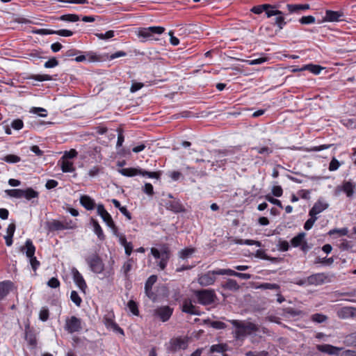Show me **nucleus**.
Listing matches in <instances>:
<instances>
[{
    "label": "nucleus",
    "mask_w": 356,
    "mask_h": 356,
    "mask_svg": "<svg viewBox=\"0 0 356 356\" xmlns=\"http://www.w3.org/2000/svg\"><path fill=\"white\" fill-rule=\"evenodd\" d=\"M151 254L156 260V263L159 269L160 270H165L171 256L170 248L166 245H162L160 249L152 248Z\"/></svg>",
    "instance_id": "nucleus-1"
},
{
    "label": "nucleus",
    "mask_w": 356,
    "mask_h": 356,
    "mask_svg": "<svg viewBox=\"0 0 356 356\" xmlns=\"http://www.w3.org/2000/svg\"><path fill=\"white\" fill-rule=\"evenodd\" d=\"M239 160L238 156H234L231 150H220L217 155V159L211 164L215 170L225 169L228 163H236Z\"/></svg>",
    "instance_id": "nucleus-2"
},
{
    "label": "nucleus",
    "mask_w": 356,
    "mask_h": 356,
    "mask_svg": "<svg viewBox=\"0 0 356 356\" xmlns=\"http://www.w3.org/2000/svg\"><path fill=\"white\" fill-rule=\"evenodd\" d=\"M225 271V269H216L209 270L205 273H202L198 275L197 282L202 286H208L213 285L216 280V275H225L220 272Z\"/></svg>",
    "instance_id": "nucleus-3"
},
{
    "label": "nucleus",
    "mask_w": 356,
    "mask_h": 356,
    "mask_svg": "<svg viewBox=\"0 0 356 356\" xmlns=\"http://www.w3.org/2000/svg\"><path fill=\"white\" fill-rule=\"evenodd\" d=\"M197 302L202 305H209L214 302L216 297L214 290L202 289L194 291Z\"/></svg>",
    "instance_id": "nucleus-4"
},
{
    "label": "nucleus",
    "mask_w": 356,
    "mask_h": 356,
    "mask_svg": "<svg viewBox=\"0 0 356 356\" xmlns=\"http://www.w3.org/2000/svg\"><path fill=\"white\" fill-rule=\"evenodd\" d=\"M90 270L95 274H101L104 270V264L96 253L88 255L85 259Z\"/></svg>",
    "instance_id": "nucleus-5"
},
{
    "label": "nucleus",
    "mask_w": 356,
    "mask_h": 356,
    "mask_svg": "<svg viewBox=\"0 0 356 356\" xmlns=\"http://www.w3.org/2000/svg\"><path fill=\"white\" fill-rule=\"evenodd\" d=\"M26 249V255L29 259V263L31 266L32 269L35 271L40 266V261L37 260L34 256L35 252V248L33 245L31 240L27 239L25 243V247L22 248V251Z\"/></svg>",
    "instance_id": "nucleus-6"
},
{
    "label": "nucleus",
    "mask_w": 356,
    "mask_h": 356,
    "mask_svg": "<svg viewBox=\"0 0 356 356\" xmlns=\"http://www.w3.org/2000/svg\"><path fill=\"white\" fill-rule=\"evenodd\" d=\"M64 328L70 334L79 332L82 329L81 318L75 316L67 317Z\"/></svg>",
    "instance_id": "nucleus-7"
},
{
    "label": "nucleus",
    "mask_w": 356,
    "mask_h": 356,
    "mask_svg": "<svg viewBox=\"0 0 356 356\" xmlns=\"http://www.w3.org/2000/svg\"><path fill=\"white\" fill-rule=\"evenodd\" d=\"M188 346V343L186 338L175 337L170 339L167 348L170 352L175 353L186 349Z\"/></svg>",
    "instance_id": "nucleus-8"
},
{
    "label": "nucleus",
    "mask_w": 356,
    "mask_h": 356,
    "mask_svg": "<svg viewBox=\"0 0 356 356\" xmlns=\"http://www.w3.org/2000/svg\"><path fill=\"white\" fill-rule=\"evenodd\" d=\"M275 9V5H271L268 3H264L261 5H257L253 6L250 11L254 14L260 15L263 12H265V14L268 18L273 17L274 15L279 14L277 11Z\"/></svg>",
    "instance_id": "nucleus-9"
},
{
    "label": "nucleus",
    "mask_w": 356,
    "mask_h": 356,
    "mask_svg": "<svg viewBox=\"0 0 356 356\" xmlns=\"http://www.w3.org/2000/svg\"><path fill=\"white\" fill-rule=\"evenodd\" d=\"M345 17V13L343 10H326L325 13V16L323 18V22H339L344 21L343 17Z\"/></svg>",
    "instance_id": "nucleus-10"
},
{
    "label": "nucleus",
    "mask_w": 356,
    "mask_h": 356,
    "mask_svg": "<svg viewBox=\"0 0 356 356\" xmlns=\"http://www.w3.org/2000/svg\"><path fill=\"white\" fill-rule=\"evenodd\" d=\"M328 207V204L323 201H317L309 211L310 218H309L305 222H314L317 219L316 215L323 211Z\"/></svg>",
    "instance_id": "nucleus-11"
},
{
    "label": "nucleus",
    "mask_w": 356,
    "mask_h": 356,
    "mask_svg": "<svg viewBox=\"0 0 356 356\" xmlns=\"http://www.w3.org/2000/svg\"><path fill=\"white\" fill-rule=\"evenodd\" d=\"M173 313V309L169 306H161L155 309L153 312L154 316L159 318L163 322L170 319Z\"/></svg>",
    "instance_id": "nucleus-12"
},
{
    "label": "nucleus",
    "mask_w": 356,
    "mask_h": 356,
    "mask_svg": "<svg viewBox=\"0 0 356 356\" xmlns=\"http://www.w3.org/2000/svg\"><path fill=\"white\" fill-rule=\"evenodd\" d=\"M229 322L236 328V330L234 332V337L236 339H241L246 337L245 323L238 320H231Z\"/></svg>",
    "instance_id": "nucleus-13"
},
{
    "label": "nucleus",
    "mask_w": 356,
    "mask_h": 356,
    "mask_svg": "<svg viewBox=\"0 0 356 356\" xmlns=\"http://www.w3.org/2000/svg\"><path fill=\"white\" fill-rule=\"evenodd\" d=\"M72 275L73 277V280L76 285V286L83 293H86V290L87 289L86 282L83 277V275L79 273V271L76 268H72Z\"/></svg>",
    "instance_id": "nucleus-14"
},
{
    "label": "nucleus",
    "mask_w": 356,
    "mask_h": 356,
    "mask_svg": "<svg viewBox=\"0 0 356 356\" xmlns=\"http://www.w3.org/2000/svg\"><path fill=\"white\" fill-rule=\"evenodd\" d=\"M316 349L329 355H339L342 350L341 348L336 347L330 344H318L316 345Z\"/></svg>",
    "instance_id": "nucleus-15"
},
{
    "label": "nucleus",
    "mask_w": 356,
    "mask_h": 356,
    "mask_svg": "<svg viewBox=\"0 0 356 356\" xmlns=\"http://www.w3.org/2000/svg\"><path fill=\"white\" fill-rule=\"evenodd\" d=\"M327 275L324 273H318L307 277V283L309 285H321L327 282Z\"/></svg>",
    "instance_id": "nucleus-16"
},
{
    "label": "nucleus",
    "mask_w": 356,
    "mask_h": 356,
    "mask_svg": "<svg viewBox=\"0 0 356 356\" xmlns=\"http://www.w3.org/2000/svg\"><path fill=\"white\" fill-rule=\"evenodd\" d=\"M356 185L350 181H345L341 186L337 187V190L343 192L348 197H353Z\"/></svg>",
    "instance_id": "nucleus-17"
},
{
    "label": "nucleus",
    "mask_w": 356,
    "mask_h": 356,
    "mask_svg": "<svg viewBox=\"0 0 356 356\" xmlns=\"http://www.w3.org/2000/svg\"><path fill=\"white\" fill-rule=\"evenodd\" d=\"M13 283L10 280L0 282V301L3 300L11 291Z\"/></svg>",
    "instance_id": "nucleus-18"
},
{
    "label": "nucleus",
    "mask_w": 356,
    "mask_h": 356,
    "mask_svg": "<svg viewBox=\"0 0 356 356\" xmlns=\"http://www.w3.org/2000/svg\"><path fill=\"white\" fill-rule=\"evenodd\" d=\"M166 208L174 213H181L185 211V207L179 200L174 199L166 202Z\"/></svg>",
    "instance_id": "nucleus-19"
},
{
    "label": "nucleus",
    "mask_w": 356,
    "mask_h": 356,
    "mask_svg": "<svg viewBox=\"0 0 356 356\" xmlns=\"http://www.w3.org/2000/svg\"><path fill=\"white\" fill-rule=\"evenodd\" d=\"M305 233L300 232L294 236L291 241V245L294 248L301 246V250L305 251L307 246V243L305 241Z\"/></svg>",
    "instance_id": "nucleus-20"
},
{
    "label": "nucleus",
    "mask_w": 356,
    "mask_h": 356,
    "mask_svg": "<svg viewBox=\"0 0 356 356\" xmlns=\"http://www.w3.org/2000/svg\"><path fill=\"white\" fill-rule=\"evenodd\" d=\"M80 204L88 211L94 210L96 207L95 200L87 195H83L80 197Z\"/></svg>",
    "instance_id": "nucleus-21"
},
{
    "label": "nucleus",
    "mask_w": 356,
    "mask_h": 356,
    "mask_svg": "<svg viewBox=\"0 0 356 356\" xmlns=\"http://www.w3.org/2000/svg\"><path fill=\"white\" fill-rule=\"evenodd\" d=\"M70 224H46L44 229L47 234L54 231L63 230L66 229H73L74 227L70 225Z\"/></svg>",
    "instance_id": "nucleus-22"
},
{
    "label": "nucleus",
    "mask_w": 356,
    "mask_h": 356,
    "mask_svg": "<svg viewBox=\"0 0 356 356\" xmlns=\"http://www.w3.org/2000/svg\"><path fill=\"white\" fill-rule=\"evenodd\" d=\"M74 60L77 63L88 60L90 63L99 61V58L95 53L92 51L87 52L86 55H80L76 56Z\"/></svg>",
    "instance_id": "nucleus-23"
},
{
    "label": "nucleus",
    "mask_w": 356,
    "mask_h": 356,
    "mask_svg": "<svg viewBox=\"0 0 356 356\" xmlns=\"http://www.w3.org/2000/svg\"><path fill=\"white\" fill-rule=\"evenodd\" d=\"M276 11L280 13L279 14L274 15L275 16L274 25L277 26L279 30H282L284 29L285 25L286 24V22L285 21L284 13L278 10V8L276 5H275V9Z\"/></svg>",
    "instance_id": "nucleus-24"
},
{
    "label": "nucleus",
    "mask_w": 356,
    "mask_h": 356,
    "mask_svg": "<svg viewBox=\"0 0 356 356\" xmlns=\"http://www.w3.org/2000/svg\"><path fill=\"white\" fill-rule=\"evenodd\" d=\"M337 316L341 319H347L354 316L353 308L350 307H341L337 311Z\"/></svg>",
    "instance_id": "nucleus-25"
},
{
    "label": "nucleus",
    "mask_w": 356,
    "mask_h": 356,
    "mask_svg": "<svg viewBox=\"0 0 356 356\" xmlns=\"http://www.w3.org/2000/svg\"><path fill=\"white\" fill-rule=\"evenodd\" d=\"M118 172L124 177H132L140 175L141 173V169L136 168H126L118 170Z\"/></svg>",
    "instance_id": "nucleus-26"
},
{
    "label": "nucleus",
    "mask_w": 356,
    "mask_h": 356,
    "mask_svg": "<svg viewBox=\"0 0 356 356\" xmlns=\"http://www.w3.org/2000/svg\"><path fill=\"white\" fill-rule=\"evenodd\" d=\"M25 339L31 346L33 348L36 346L37 339L35 334L31 330L29 325L25 327Z\"/></svg>",
    "instance_id": "nucleus-27"
},
{
    "label": "nucleus",
    "mask_w": 356,
    "mask_h": 356,
    "mask_svg": "<svg viewBox=\"0 0 356 356\" xmlns=\"http://www.w3.org/2000/svg\"><path fill=\"white\" fill-rule=\"evenodd\" d=\"M96 208L97 214L102 218L104 222H113L111 215L105 209L103 204H98Z\"/></svg>",
    "instance_id": "nucleus-28"
},
{
    "label": "nucleus",
    "mask_w": 356,
    "mask_h": 356,
    "mask_svg": "<svg viewBox=\"0 0 356 356\" xmlns=\"http://www.w3.org/2000/svg\"><path fill=\"white\" fill-rule=\"evenodd\" d=\"M182 311L185 313L190 314H198L197 308L195 307V306L193 305L191 300H185L184 301L182 305Z\"/></svg>",
    "instance_id": "nucleus-29"
},
{
    "label": "nucleus",
    "mask_w": 356,
    "mask_h": 356,
    "mask_svg": "<svg viewBox=\"0 0 356 356\" xmlns=\"http://www.w3.org/2000/svg\"><path fill=\"white\" fill-rule=\"evenodd\" d=\"M286 8L289 13H299L301 10H308L309 4H287Z\"/></svg>",
    "instance_id": "nucleus-30"
},
{
    "label": "nucleus",
    "mask_w": 356,
    "mask_h": 356,
    "mask_svg": "<svg viewBox=\"0 0 356 356\" xmlns=\"http://www.w3.org/2000/svg\"><path fill=\"white\" fill-rule=\"evenodd\" d=\"M15 231V224H9L6 229V235L4 236L6 244L10 246L13 244V236Z\"/></svg>",
    "instance_id": "nucleus-31"
},
{
    "label": "nucleus",
    "mask_w": 356,
    "mask_h": 356,
    "mask_svg": "<svg viewBox=\"0 0 356 356\" xmlns=\"http://www.w3.org/2000/svg\"><path fill=\"white\" fill-rule=\"evenodd\" d=\"M221 287L224 289L236 291L239 289L238 282L233 279H228L226 282L221 284Z\"/></svg>",
    "instance_id": "nucleus-32"
},
{
    "label": "nucleus",
    "mask_w": 356,
    "mask_h": 356,
    "mask_svg": "<svg viewBox=\"0 0 356 356\" xmlns=\"http://www.w3.org/2000/svg\"><path fill=\"white\" fill-rule=\"evenodd\" d=\"M59 163H60V169L63 172L67 173L73 172L75 171V167L74 166V164L72 161H70L69 160L61 159V161H59Z\"/></svg>",
    "instance_id": "nucleus-33"
},
{
    "label": "nucleus",
    "mask_w": 356,
    "mask_h": 356,
    "mask_svg": "<svg viewBox=\"0 0 356 356\" xmlns=\"http://www.w3.org/2000/svg\"><path fill=\"white\" fill-rule=\"evenodd\" d=\"M220 273L229 276H235L243 280H249L251 278V275L249 273H238L232 269H225V271Z\"/></svg>",
    "instance_id": "nucleus-34"
},
{
    "label": "nucleus",
    "mask_w": 356,
    "mask_h": 356,
    "mask_svg": "<svg viewBox=\"0 0 356 356\" xmlns=\"http://www.w3.org/2000/svg\"><path fill=\"white\" fill-rule=\"evenodd\" d=\"M57 75H49V74H33L31 75L29 79H33L38 81H52L56 80Z\"/></svg>",
    "instance_id": "nucleus-35"
},
{
    "label": "nucleus",
    "mask_w": 356,
    "mask_h": 356,
    "mask_svg": "<svg viewBox=\"0 0 356 356\" xmlns=\"http://www.w3.org/2000/svg\"><path fill=\"white\" fill-rule=\"evenodd\" d=\"M133 264V258H129L127 261L124 263L123 266H122L121 271L126 278H129V272L132 269Z\"/></svg>",
    "instance_id": "nucleus-36"
},
{
    "label": "nucleus",
    "mask_w": 356,
    "mask_h": 356,
    "mask_svg": "<svg viewBox=\"0 0 356 356\" xmlns=\"http://www.w3.org/2000/svg\"><path fill=\"white\" fill-rule=\"evenodd\" d=\"M39 196V193L32 188H27L26 189H23V197L27 200H31L34 198H38Z\"/></svg>",
    "instance_id": "nucleus-37"
},
{
    "label": "nucleus",
    "mask_w": 356,
    "mask_h": 356,
    "mask_svg": "<svg viewBox=\"0 0 356 356\" xmlns=\"http://www.w3.org/2000/svg\"><path fill=\"white\" fill-rule=\"evenodd\" d=\"M138 36L143 38V42L148 40H152V37L148 27L140 28L138 31Z\"/></svg>",
    "instance_id": "nucleus-38"
},
{
    "label": "nucleus",
    "mask_w": 356,
    "mask_h": 356,
    "mask_svg": "<svg viewBox=\"0 0 356 356\" xmlns=\"http://www.w3.org/2000/svg\"><path fill=\"white\" fill-rule=\"evenodd\" d=\"M304 69L306 70L309 71L314 74L318 75L319 74L321 71L323 70V67L318 65H314V64H308L304 65Z\"/></svg>",
    "instance_id": "nucleus-39"
},
{
    "label": "nucleus",
    "mask_w": 356,
    "mask_h": 356,
    "mask_svg": "<svg viewBox=\"0 0 356 356\" xmlns=\"http://www.w3.org/2000/svg\"><path fill=\"white\" fill-rule=\"evenodd\" d=\"M245 328L246 330V336L257 332L259 330V325L252 322L245 323Z\"/></svg>",
    "instance_id": "nucleus-40"
},
{
    "label": "nucleus",
    "mask_w": 356,
    "mask_h": 356,
    "mask_svg": "<svg viewBox=\"0 0 356 356\" xmlns=\"http://www.w3.org/2000/svg\"><path fill=\"white\" fill-rule=\"evenodd\" d=\"M95 35L99 39L102 40H108L115 36V31L113 30H110L106 31V33H96Z\"/></svg>",
    "instance_id": "nucleus-41"
},
{
    "label": "nucleus",
    "mask_w": 356,
    "mask_h": 356,
    "mask_svg": "<svg viewBox=\"0 0 356 356\" xmlns=\"http://www.w3.org/2000/svg\"><path fill=\"white\" fill-rule=\"evenodd\" d=\"M235 243L238 245H256L257 247H261V243L258 241L251 239H236Z\"/></svg>",
    "instance_id": "nucleus-42"
},
{
    "label": "nucleus",
    "mask_w": 356,
    "mask_h": 356,
    "mask_svg": "<svg viewBox=\"0 0 356 356\" xmlns=\"http://www.w3.org/2000/svg\"><path fill=\"white\" fill-rule=\"evenodd\" d=\"M6 193L11 197L15 198H22L23 197V189H8L6 190Z\"/></svg>",
    "instance_id": "nucleus-43"
},
{
    "label": "nucleus",
    "mask_w": 356,
    "mask_h": 356,
    "mask_svg": "<svg viewBox=\"0 0 356 356\" xmlns=\"http://www.w3.org/2000/svg\"><path fill=\"white\" fill-rule=\"evenodd\" d=\"M227 350V346L223 343L214 344L211 346V353H222Z\"/></svg>",
    "instance_id": "nucleus-44"
},
{
    "label": "nucleus",
    "mask_w": 356,
    "mask_h": 356,
    "mask_svg": "<svg viewBox=\"0 0 356 356\" xmlns=\"http://www.w3.org/2000/svg\"><path fill=\"white\" fill-rule=\"evenodd\" d=\"M59 19L64 22H75L79 20V17L76 14H66L61 15Z\"/></svg>",
    "instance_id": "nucleus-45"
},
{
    "label": "nucleus",
    "mask_w": 356,
    "mask_h": 356,
    "mask_svg": "<svg viewBox=\"0 0 356 356\" xmlns=\"http://www.w3.org/2000/svg\"><path fill=\"white\" fill-rule=\"evenodd\" d=\"M1 160L8 163H17L21 161V158L15 154H8L1 158Z\"/></svg>",
    "instance_id": "nucleus-46"
},
{
    "label": "nucleus",
    "mask_w": 356,
    "mask_h": 356,
    "mask_svg": "<svg viewBox=\"0 0 356 356\" xmlns=\"http://www.w3.org/2000/svg\"><path fill=\"white\" fill-rule=\"evenodd\" d=\"M258 288L264 290L269 289L275 291H279L280 289V286L277 284L268 282L261 284Z\"/></svg>",
    "instance_id": "nucleus-47"
},
{
    "label": "nucleus",
    "mask_w": 356,
    "mask_h": 356,
    "mask_svg": "<svg viewBox=\"0 0 356 356\" xmlns=\"http://www.w3.org/2000/svg\"><path fill=\"white\" fill-rule=\"evenodd\" d=\"M195 252V249L192 248H185L181 250L179 252V257L182 259H185L191 257L193 253Z\"/></svg>",
    "instance_id": "nucleus-48"
},
{
    "label": "nucleus",
    "mask_w": 356,
    "mask_h": 356,
    "mask_svg": "<svg viewBox=\"0 0 356 356\" xmlns=\"http://www.w3.org/2000/svg\"><path fill=\"white\" fill-rule=\"evenodd\" d=\"M127 307L134 315L138 316L139 311L138 308V305L134 300H130L127 303Z\"/></svg>",
    "instance_id": "nucleus-49"
},
{
    "label": "nucleus",
    "mask_w": 356,
    "mask_h": 356,
    "mask_svg": "<svg viewBox=\"0 0 356 356\" xmlns=\"http://www.w3.org/2000/svg\"><path fill=\"white\" fill-rule=\"evenodd\" d=\"M311 319L315 323H321L327 321V316L323 314L316 313L312 316Z\"/></svg>",
    "instance_id": "nucleus-50"
},
{
    "label": "nucleus",
    "mask_w": 356,
    "mask_h": 356,
    "mask_svg": "<svg viewBox=\"0 0 356 356\" xmlns=\"http://www.w3.org/2000/svg\"><path fill=\"white\" fill-rule=\"evenodd\" d=\"M140 175H142L143 177H147L149 178L159 179L161 172H148L141 169V173Z\"/></svg>",
    "instance_id": "nucleus-51"
},
{
    "label": "nucleus",
    "mask_w": 356,
    "mask_h": 356,
    "mask_svg": "<svg viewBox=\"0 0 356 356\" xmlns=\"http://www.w3.org/2000/svg\"><path fill=\"white\" fill-rule=\"evenodd\" d=\"M252 149L257 151V153H259L260 154H264L266 156H268L273 153V149L268 147H252Z\"/></svg>",
    "instance_id": "nucleus-52"
},
{
    "label": "nucleus",
    "mask_w": 356,
    "mask_h": 356,
    "mask_svg": "<svg viewBox=\"0 0 356 356\" xmlns=\"http://www.w3.org/2000/svg\"><path fill=\"white\" fill-rule=\"evenodd\" d=\"M156 275H152L149 276L145 284V291H147L148 289H152L153 285L156 283Z\"/></svg>",
    "instance_id": "nucleus-53"
},
{
    "label": "nucleus",
    "mask_w": 356,
    "mask_h": 356,
    "mask_svg": "<svg viewBox=\"0 0 356 356\" xmlns=\"http://www.w3.org/2000/svg\"><path fill=\"white\" fill-rule=\"evenodd\" d=\"M10 127L16 131L21 130L24 127V122L19 118L15 119L11 122Z\"/></svg>",
    "instance_id": "nucleus-54"
},
{
    "label": "nucleus",
    "mask_w": 356,
    "mask_h": 356,
    "mask_svg": "<svg viewBox=\"0 0 356 356\" xmlns=\"http://www.w3.org/2000/svg\"><path fill=\"white\" fill-rule=\"evenodd\" d=\"M70 299L77 307L81 306L82 299L76 291H72L71 292Z\"/></svg>",
    "instance_id": "nucleus-55"
},
{
    "label": "nucleus",
    "mask_w": 356,
    "mask_h": 356,
    "mask_svg": "<svg viewBox=\"0 0 356 356\" xmlns=\"http://www.w3.org/2000/svg\"><path fill=\"white\" fill-rule=\"evenodd\" d=\"M49 312L47 307H44L40 311L39 319L43 322L47 321L49 318Z\"/></svg>",
    "instance_id": "nucleus-56"
},
{
    "label": "nucleus",
    "mask_w": 356,
    "mask_h": 356,
    "mask_svg": "<svg viewBox=\"0 0 356 356\" xmlns=\"http://www.w3.org/2000/svg\"><path fill=\"white\" fill-rule=\"evenodd\" d=\"M148 28L150 31V34H151L152 37L154 35H161L165 31L164 27L160 26H149Z\"/></svg>",
    "instance_id": "nucleus-57"
},
{
    "label": "nucleus",
    "mask_w": 356,
    "mask_h": 356,
    "mask_svg": "<svg viewBox=\"0 0 356 356\" xmlns=\"http://www.w3.org/2000/svg\"><path fill=\"white\" fill-rule=\"evenodd\" d=\"M316 19L312 15L303 16L299 19V22L302 24H314Z\"/></svg>",
    "instance_id": "nucleus-58"
},
{
    "label": "nucleus",
    "mask_w": 356,
    "mask_h": 356,
    "mask_svg": "<svg viewBox=\"0 0 356 356\" xmlns=\"http://www.w3.org/2000/svg\"><path fill=\"white\" fill-rule=\"evenodd\" d=\"M78 153L75 149H70V151L65 152L61 159L68 160L71 159H74L77 156Z\"/></svg>",
    "instance_id": "nucleus-59"
},
{
    "label": "nucleus",
    "mask_w": 356,
    "mask_h": 356,
    "mask_svg": "<svg viewBox=\"0 0 356 356\" xmlns=\"http://www.w3.org/2000/svg\"><path fill=\"white\" fill-rule=\"evenodd\" d=\"M265 199H266L268 202H270V203H272V204H275V205H276V206L279 207L280 208H281V209H282V208H283V206H282V204L281 201H280V200H277V199L274 198L271 195H270V194L266 195L265 196Z\"/></svg>",
    "instance_id": "nucleus-60"
},
{
    "label": "nucleus",
    "mask_w": 356,
    "mask_h": 356,
    "mask_svg": "<svg viewBox=\"0 0 356 356\" xmlns=\"http://www.w3.org/2000/svg\"><path fill=\"white\" fill-rule=\"evenodd\" d=\"M57 65H58V61L55 57L49 59L47 62L44 63V67L46 68H53Z\"/></svg>",
    "instance_id": "nucleus-61"
},
{
    "label": "nucleus",
    "mask_w": 356,
    "mask_h": 356,
    "mask_svg": "<svg viewBox=\"0 0 356 356\" xmlns=\"http://www.w3.org/2000/svg\"><path fill=\"white\" fill-rule=\"evenodd\" d=\"M93 225V230L95 233L97 234V237L100 240H103L104 238V235L102 231V229L101 228L99 224H92Z\"/></svg>",
    "instance_id": "nucleus-62"
},
{
    "label": "nucleus",
    "mask_w": 356,
    "mask_h": 356,
    "mask_svg": "<svg viewBox=\"0 0 356 356\" xmlns=\"http://www.w3.org/2000/svg\"><path fill=\"white\" fill-rule=\"evenodd\" d=\"M60 281L56 277H51L47 282V286L51 289H57L60 286Z\"/></svg>",
    "instance_id": "nucleus-63"
},
{
    "label": "nucleus",
    "mask_w": 356,
    "mask_h": 356,
    "mask_svg": "<svg viewBox=\"0 0 356 356\" xmlns=\"http://www.w3.org/2000/svg\"><path fill=\"white\" fill-rule=\"evenodd\" d=\"M246 356H268V353L265 350L262 351H248L245 353Z\"/></svg>",
    "instance_id": "nucleus-64"
}]
</instances>
